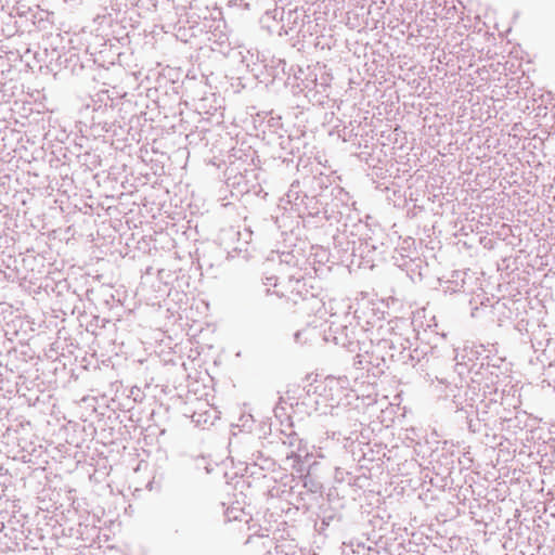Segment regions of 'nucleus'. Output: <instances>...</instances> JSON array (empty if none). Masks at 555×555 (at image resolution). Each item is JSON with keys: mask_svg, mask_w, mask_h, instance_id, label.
I'll use <instances>...</instances> for the list:
<instances>
[{"mask_svg": "<svg viewBox=\"0 0 555 555\" xmlns=\"http://www.w3.org/2000/svg\"><path fill=\"white\" fill-rule=\"evenodd\" d=\"M348 385L346 377H327L325 379L326 388L332 392V399L339 397V392H343Z\"/></svg>", "mask_w": 555, "mask_h": 555, "instance_id": "nucleus-1", "label": "nucleus"}]
</instances>
